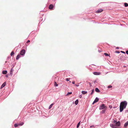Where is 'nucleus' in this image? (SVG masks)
<instances>
[{
	"instance_id": "1",
	"label": "nucleus",
	"mask_w": 128,
	"mask_h": 128,
	"mask_svg": "<svg viewBox=\"0 0 128 128\" xmlns=\"http://www.w3.org/2000/svg\"><path fill=\"white\" fill-rule=\"evenodd\" d=\"M127 102L126 101L122 102H121L120 106V111L122 112L124 108H125L127 105Z\"/></svg>"
},
{
	"instance_id": "2",
	"label": "nucleus",
	"mask_w": 128,
	"mask_h": 128,
	"mask_svg": "<svg viewBox=\"0 0 128 128\" xmlns=\"http://www.w3.org/2000/svg\"><path fill=\"white\" fill-rule=\"evenodd\" d=\"M106 108L107 107L106 106H105L104 104H102L100 106V110H102L104 108Z\"/></svg>"
},
{
	"instance_id": "3",
	"label": "nucleus",
	"mask_w": 128,
	"mask_h": 128,
	"mask_svg": "<svg viewBox=\"0 0 128 128\" xmlns=\"http://www.w3.org/2000/svg\"><path fill=\"white\" fill-rule=\"evenodd\" d=\"M25 52V50L24 49L20 51V54L21 55L23 56L24 55Z\"/></svg>"
},
{
	"instance_id": "4",
	"label": "nucleus",
	"mask_w": 128,
	"mask_h": 128,
	"mask_svg": "<svg viewBox=\"0 0 128 128\" xmlns=\"http://www.w3.org/2000/svg\"><path fill=\"white\" fill-rule=\"evenodd\" d=\"M93 74L94 75H99L100 74V72H94L93 73Z\"/></svg>"
},
{
	"instance_id": "5",
	"label": "nucleus",
	"mask_w": 128,
	"mask_h": 128,
	"mask_svg": "<svg viewBox=\"0 0 128 128\" xmlns=\"http://www.w3.org/2000/svg\"><path fill=\"white\" fill-rule=\"evenodd\" d=\"M103 11L102 9H99L96 12L98 13H100Z\"/></svg>"
},
{
	"instance_id": "6",
	"label": "nucleus",
	"mask_w": 128,
	"mask_h": 128,
	"mask_svg": "<svg viewBox=\"0 0 128 128\" xmlns=\"http://www.w3.org/2000/svg\"><path fill=\"white\" fill-rule=\"evenodd\" d=\"M98 100H99V99L98 98H96L95 100H94V101L93 102V104L95 103L98 101Z\"/></svg>"
},
{
	"instance_id": "7",
	"label": "nucleus",
	"mask_w": 128,
	"mask_h": 128,
	"mask_svg": "<svg viewBox=\"0 0 128 128\" xmlns=\"http://www.w3.org/2000/svg\"><path fill=\"white\" fill-rule=\"evenodd\" d=\"M115 124L116 125V126H119L120 124V122L119 121L118 122H116V123Z\"/></svg>"
},
{
	"instance_id": "8",
	"label": "nucleus",
	"mask_w": 128,
	"mask_h": 128,
	"mask_svg": "<svg viewBox=\"0 0 128 128\" xmlns=\"http://www.w3.org/2000/svg\"><path fill=\"white\" fill-rule=\"evenodd\" d=\"M110 126L111 127L113 128H116V125L115 124H111L110 125Z\"/></svg>"
},
{
	"instance_id": "9",
	"label": "nucleus",
	"mask_w": 128,
	"mask_h": 128,
	"mask_svg": "<svg viewBox=\"0 0 128 128\" xmlns=\"http://www.w3.org/2000/svg\"><path fill=\"white\" fill-rule=\"evenodd\" d=\"M6 82H4L2 85L1 87V88H2L3 87H4L5 86L6 84Z\"/></svg>"
},
{
	"instance_id": "10",
	"label": "nucleus",
	"mask_w": 128,
	"mask_h": 128,
	"mask_svg": "<svg viewBox=\"0 0 128 128\" xmlns=\"http://www.w3.org/2000/svg\"><path fill=\"white\" fill-rule=\"evenodd\" d=\"M54 7V6L52 4H50L49 7V8L50 9H52Z\"/></svg>"
},
{
	"instance_id": "11",
	"label": "nucleus",
	"mask_w": 128,
	"mask_h": 128,
	"mask_svg": "<svg viewBox=\"0 0 128 128\" xmlns=\"http://www.w3.org/2000/svg\"><path fill=\"white\" fill-rule=\"evenodd\" d=\"M128 125V121H127L126 123L124 124V126L125 127V128H126V127Z\"/></svg>"
},
{
	"instance_id": "12",
	"label": "nucleus",
	"mask_w": 128,
	"mask_h": 128,
	"mask_svg": "<svg viewBox=\"0 0 128 128\" xmlns=\"http://www.w3.org/2000/svg\"><path fill=\"white\" fill-rule=\"evenodd\" d=\"M95 90L96 92H100V90L97 88H95Z\"/></svg>"
},
{
	"instance_id": "13",
	"label": "nucleus",
	"mask_w": 128,
	"mask_h": 128,
	"mask_svg": "<svg viewBox=\"0 0 128 128\" xmlns=\"http://www.w3.org/2000/svg\"><path fill=\"white\" fill-rule=\"evenodd\" d=\"M7 73V72L6 70H4L2 72V73L4 74H6Z\"/></svg>"
},
{
	"instance_id": "14",
	"label": "nucleus",
	"mask_w": 128,
	"mask_h": 128,
	"mask_svg": "<svg viewBox=\"0 0 128 128\" xmlns=\"http://www.w3.org/2000/svg\"><path fill=\"white\" fill-rule=\"evenodd\" d=\"M20 54H18L16 56V59L17 60L18 59L20 58Z\"/></svg>"
},
{
	"instance_id": "15",
	"label": "nucleus",
	"mask_w": 128,
	"mask_h": 128,
	"mask_svg": "<svg viewBox=\"0 0 128 128\" xmlns=\"http://www.w3.org/2000/svg\"><path fill=\"white\" fill-rule=\"evenodd\" d=\"M82 94H86L87 93V92L86 91H82Z\"/></svg>"
},
{
	"instance_id": "16",
	"label": "nucleus",
	"mask_w": 128,
	"mask_h": 128,
	"mask_svg": "<svg viewBox=\"0 0 128 128\" xmlns=\"http://www.w3.org/2000/svg\"><path fill=\"white\" fill-rule=\"evenodd\" d=\"M78 100H77L75 102V104L76 105H77L78 103Z\"/></svg>"
},
{
	"instance_id": "17",
	"label": "nucleus",
	"mask_w": 128,
	"mask_h": 128,
	"mask_svg": "<svg viewBox=\"0 0 128 128\" xmlns=\"http://www.w3.org/2000/svg\"><path fill=\"white\" fill-rule=\"evenodd\" d=\"M125 7H126L128 6V4L126 3H125L124 4Z\"/></svg>"
},
{
	"instance_id": "18",
	"label": "nucleus",
	"mask_w": 128,
	"mask_h": 128,
	"mask_svg": "<svg viewBox=\"0 0 128 128\" xmlns=\"http://www.w3.org/2000/svg\"><path fill=\"white\" fill-rule=\"evenodd\" d=\"M24 124V123L23 122H22L21 123H19L18 124V126H22Z\"/></svg>"
},
{
	"instance_id": "19",
	"label": "nucleus",
	"mask_w": 128,
	"mask_h": 128,
	"mask_svg": "<svg viewBox=\"0 0 128 128\" xmlns=\"http://www.w3.org/2000/svg\"><path fill=\"white\" fill-rule=\"evenodd\" d=\"M13 68H12L11 69H10V74H12V72H13Z\"/></svg>"
},
{
	"instance_id": "20",
	"label": "nucleus",
	"mask_w": 128,
	"mask_h": 128,
	"mask_svg": "<svg viewBox=\"0 0 128 128\" xmlns=\"http://www.w3.org/2000/svg\"><path fill=\"white\" fill-rule=\"evenodd\" d=\"M80 122L77 125V128H78V127H79L80 125Z\"/></svg>"
},
{
	"instance_id": "21",
	"label": "nucleus",
	"mask_w": 128,
	"mask_h": 128,
	"mask_svg": "<svg viewBox=\"0 0 128 128\" xmlns=\"http://www.w3.org/2000/svg\"><path fill=\"white\" fill-rule=\"evenodd\" d=\"M18 124H15L14 125V126L15 128L17 127L18 126Z\"/></svg>"
},
{
	"instance_id": "22",
	"label": "nucleus",
	"mask_w": 128,
	"mask_h": 128,
	"mask_svg": "<svg viewBox=\"0 0 128 128\" xmlns=\"http://www.w3.org/2000/svg\"><path fill=\"white\" fill-rule=\"evenodd\" d=\"M14 52L12 51V52L10 54V55L11 56H12L13 55H14Z\"/></svg>"
},
{
	"instance_id": "23",
	"label": "nucleus",
	"mask_w": 128,
	"mask_h": 128,
	"mask_svg": "<svg viewBox=\"0 0 128 128\" xmlns=\"http://www.w3.org/2000/svg\"><path fill=\"white\" fill-rule=\"evenodd\" d=\"M53 105V104H52L50 105L49 108V109H50L51 108Z\"/></svg>"
},
{
	"instance_id": "24",
	"label": "nucleus",
	"mask_w": 128,
	"mask_h": 128,
	"mask_svg": "<svg viewBox=\"0 0 128 128\" xmlns=\"http://www.w3.org/2000/svg\"><path fill=\"white\" fill-rule=\"evenodd\" d=\"M104 54L105 56H109L108 54L106 53H104Z\"/></svg>"
},
{
	"instance_id": "25",
	"label": "nucleus",
	"mask_w": 128,
	"mask_h": 128,
	"mask_svg": "<svg viewBox=\"0 0 128 128\" xmlns=\"http://www.w3.org/2000/svg\"><path fill=\"white\" fill-rule=\"evenodd\" d=\"M105 110H102L101 111V113L103 114L105 112Z\"/></svg>"
},
{
	"instance_id": "26",
	"label": "nucleus",
	"mask_w": 128,
	"mask_h": 128,
	"mask_svg": "<svg viewBox=\"0 0 128 128\" xmlns=\"http://www.w3.org/2000/svg\"><path fill=\"white\" fill-rule=\"evenodd\" d=\"M72 93V92H68V93L67 95H68L69 94H71Z\"/></svg>"
},
{
	"instance_id": "27",
	"label": "nucleus",
	"mask_w": 128,
	"mask_h": 128,
	"mask_svg": "<svg viewBox=\"0 0 128 128\" xmlns=\"http://www.w3.org/2000/svg\"><path fill=\"white\" fill-rule=\"evenodd\" d=\"M94 89H93L92 90V92L91 93V94H92L93 93H94Z\"/></svg>"
},
{
	"instance_id": "28",
	"label": "nucleus",
	"mask_w": 128,
	"mask_h": 128,
	"mask_svg": "<svg viewBox=\"0 0 128 128\" xmlns=\"http://www.w3.org/2000/svg\"><path fill=\"white\" fill-rule=\"evenodd\" d=\"M54 85L56 86H58V84H56V82H54Z\"/></svg>"
},
{
	"instance_id": "29",
	"label": "nucleus",
	"mask_w": 128,
	"mask_h": 128,
	"mask_svg": "<svg viewBox=\"0 0 128 128\" xmlns=\"http://www.w3.org/2000/svg\"><path fill=\"white\" fill-rule=\"evenodd\" d=\"M112 86H108V88H112Z\"/></svg>"
},
{
	"instance_id": "30",
	"label": "nucleus",
	"mask_w": 128,
	"mask_h": 128,
	"mask_svg": "<svg viewBox=\"0 0 128 128\" xmlns=\"http://www.w3.org/2000/svg\"><path fill=\"white\" fill-rule=\"evenodd\" d=\"M70 80V78H67L66 79V80L67 81H69Z\"/></svg>"
},
{
	"instance_id": "31",
	"label": "nucleus",
	"mask_w": 128,
	"mask_h": 128,
	"mask_svg": "<svg viewBox=\"0 0 128 128\" xmlns=\"http://www.w3.org/2000/svg\"><path fill=\"white\" fill-rule=\"evenodd\" d=\"M94 84H96V83H97V82L96 80H95L94 81Z\"/></svg>"
},
{
	"instance_id": "32",
	"label": "nucleus",
	"mask_w": 128,
	"mask_h": 128,
	"mask_svg": "<svg viewBox=\"0 0 128 128\" xmlns=\"http://www.w3.org/2000/svg\"><path fill=\"white\" fill-rule=\"evenodd\" d=\"M30 42V40H28L27 41V42H26V43H28L29 42Z\"/></svg>"
},
{
	"instance_id": "33",
	"label": "nucleus",
	"mask_w": 128,
	"mask_h": 128,
	"mask_svg": "<svg viewBox=\"0 0 128 128\" xmlns=\"http://www.w3.org/2000/svg\"><path fill=\"white\" fill-rule=\"evenodd\" d=\"M116 122V121L115 120H114L113 122L114 123Z\"/></svg>"
},
{
	"instance_id": "34",
	"label": "nucleus",
	"mask_w": 128,
	"mask_h": 128,
	"mask_svg": "<svg viewBox=\"0 0 128 128\" xmlns=\"http://www.w3.org/2000/svg\"><path fill=\"white\" fill-rule=\"evenodd\" d=\"M126 53L127 54H128V50L126 51Z\"/></svg>"
},
{
	"instance_id": "35",
	"label": "nucleus",
	"mask_w": 128,
	"mask_h": 128,
	"mask_svg": "<svg viewBox=\"0 0 128 128\" xmlns=\"http://www.w3.org/2000/svg\"><path fill=\"white\" fill-rule=\"evenodd\" d=\"M75 86H79V85L78 84H75Z\"/></svg>"
},
{
	"instance_id": "36",
	"label": "nucleus",
	"mask_w": 128,
	"mask_h": 128,
	"mask_svg": "<svg viewBox=\"0 0 128 128\" xmlns=\"http://www.w3.org/2000/svg\"><path fill=\"white\" fill-rule=\"evenodd\" d=\"M79 97L80 98H82V96L81 95H80L79 96Z\"/></svg>"
},
{
	"instance_id": "37",
	"label": "nucleus",
	"mask_w": 128,
	"mask_h": 128,
	"mask_svg": "<svg viewBox=\"0 0 128 128\" xmlns=\"http://www.w3.org/2000/svg\"><path fill=\"white\" fill-rule=\"evenodd\" d=\"M121 52L122 53H124V54H125V52H124V51H121Z\"/></svg>"
},
{
	"instance_id": "38",
	"label": "nucleus",
	"mask_w": 128,
	"mask_h": 128,
	"mask_svg": "<svg viewBox=\"0 0 128 128\" xmlns=\"http://www.w3.org/2000/svg\"><path fill=\"white\" fill-rule=\"evenodd\" d=\"M94 127V126L93 125V126H90V128H91L92 127Z\"/></svg>"
},
{
	"instance_id": "39",
	"label": "nucleus",
	"mask_w": 128,
	"mask_h": 128,
	"mask_svg": "<svg viewBox=\"0 0 128 128\" xmlns=\"http://www.w3.org/2000/svg\"><path fill=\"white\" fill-rule=\"evenodd\" d=\"M75 82L74 81V82H72V83L73 84H75Z\"/></svg>"
},
{
	"instance_id": "40",
	"label": "nucleus",
	"mask_w": 128,
	"mask_h": 128,
	"mask_svg": "<svg viewBox=\"0 0 128 128\" xmlns=\"http://www.w3.org/2000/svg\"><path fill=\"white\" fill-rule=\"evenodd\" d=\"M89 84H90V86H92V85H91V84L90 83V82L89 83Z\"/></svg>"
},
{
	"instance_id": "41",
	"label": "nucleus",
	"mask_w": 128,
	"mask_h": 128,
	"mask_svg": "<svg viewBox=\"0 0 128 128\" xmlns=\"http://www.w3.org/2000/svg\"><path fill=\"white\" fill-rule=\"evenodd\" d=\"M116 52L118 53H120V52Z\"/></svg>"
},
{
	"instance_id": "42",
	"label": "nucleus",
	"mask_w": 128,
	"mask_h": 128,
	"mask_svg": "<svg viewBox=\"0 0 128 128\" xmlns=\"http://www.w3.org/2000/svg\"><path fill=\"white\" fill-rule=\"evenodd\" d=\"M70 82H71L70 81Z\"/></svg>"
}]
</instances>
